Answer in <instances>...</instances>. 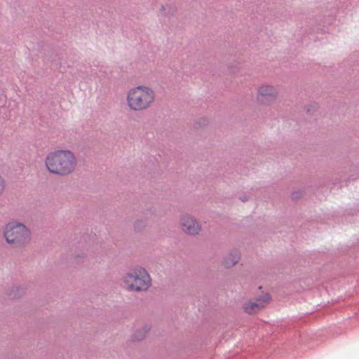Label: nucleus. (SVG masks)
I'll return each instance as SVG.
<instances>
[{
    "label": "nucleus",
    "instance_id": "16",
    "mask_svg": "<svg viewBox=\"0 0 359 359\" xmlns=\"http://www.w3.org/2000/svg\"><path fill=\"white\" fill-rule=\"evenodd\" d=\"M4 189H5V182H4V180L0 176V196L2 195Z\"/></svg>",
    "mask_w": 359,
    "mask_h": 359
},
{
    "label": "nucleus",
    "instance_id": "15",
    "mask_svg": "<svg viewBox=\"0 0 359 359\" xmlns=\"http://www.w3.org/2000/svg\"><path fill=\"white\" fill-rule=\"evenodd\" d=\"M304 193V191L302 190H298V191H293L291 194V198L294 201L298 200L302 197Z\"/></svg>",
    "mask_w": 359,
    "mask_h": 359
},
{
    "label": "nucleus",
    "instance_id": "2",
    "mask_svg": "<svg viewBox=\"0 0 359 359\" xmlns=\"http://www.w3.org/2000/svg\"><path fill=\"white\" fill-rule=\"evenodd\" d=\"M122 280L127 291L145 292L151 285V278L147 271L140 266L126 273Z\"/></svg>",
    "mask_w": 359,
    "mask_h": 359
},
{
    "label": "nucleus",
    "instance_id": "3",
    "mask_svg": "<svg viewBox=\"0 0 359 359\" xmlns=\"http://www.w3.org/2000/svg\"><path fill=\"white\" fill-rule=\"evenodd\" d=\"M155 94L152 89L144 86H138L128 93L127 104L133 111H142L151 106Z\"/></svg>",
    "mask_w": 359,
    "mask_h": 359
},
{
    "label": "nucleus",
    "instance_id": "5",
    "mask_svg": "<svg viewBox=\"0 0 359 359\" xmlns=\"http://www.w3.org/2000/svg\"><path fill=\"white\" fill-rule=\"evenodd\" d=\"M278 90L271 85H262L257 88V100L263 105H271L276 102Z\"/></svg>",
    "mask_w": 359,
    "mask_h": 359
},
{
    "label": "nucleus",
    "instance_id": "10",
    "mask_svg": "<svg viewBox=\"0 0 359 359\" xmlns=\"http://www.w3.org/2000/svg\"><path fill=\"white\" fill-rule=\"evenodd\" d=\"M149 330L150 327L147 325H144L140 329H137L133 335V341H140L143 340Z\"/></svg>",
    "mask_w": 359,
    "mask_h": 359
},
{
    "label": "nucleus",
    "instance_id": "6",
    "mask_svg": "<svg viewBox=\"0 0 359 359\" xmlns=\"http://www.w3.org/2000/svg\"><path fill=\"white\" fill-rule=\"evenodd\" d=\"M180 225L182 231L190 236L198 235L201 231V226L198 221L189 214H184L180 216Z\"/></svg>",
    "mask_w": 359,
    "mask_h": 359
},
{
    "label": "nucleus",
    "instance_id": "9",
    "mask_svg": "<svg viewBox=\"0 0 359 359\" xmlns=\"http://www.w3.org/2000/svg\"><path fill=\"white\" fill-rule=\"evenodd\" d=\"M25 293V287L21 285H13L7 289L6 295L12 299H19Z\"/></svg>",
    "mask_w": 359,
    "mask_h": 359
},
{
    "label": "nucleus",
    "instance_id": "8",
    "mask_svg": "<svg viewBox=\"0 0 359 359\" xmlns=\"http://www.w3.org/2000/svg\"><path fill=\"white\" fill-rule=\"evenodd\" d=\"M240 258V252L237 249H233L223 258L222 264L224 268L230 269L238 262Z\"/></svg>",
    "mask_w": 359,
    "mask_h": 359
},
{
    "label": "nucleus",
    "instance_id": "4",
    "mask_svg": "<svg viewBox=\"0 0 359 359\" xmlns=\"http://www.w3.org/2000/svg\"><path fill=\"white\" fill-rule=\"evenodd\" d=\"M4 235L6 242L14 248H22L31 241L30 230L22 223H8Z\"/></svg>",
    "mask_w": 359,
    "mask_h": 359
},
{
    "label": "nucleus",
    "instance_id": "17",
    "mask_svg": "<svg viewBox=\"0 0 359 359\" xmlns=\"http://www.w3.org/2000/svg\"><path fill=\"white\" fill-rule=\"evenodd\" d=\"M316 106L315 104H311L307 107L306 108V112L309 114L313 113L315 111H316Z\"/></svg>",
    "mask_w": 359,
    "mask_h": 359
},
{
    "label": "nucleus",
    "instance_id": "1",
    "mask_svg": "<svg viewBox=\"0 0 359 359\" xmlns=\"http://www.w3.org/2000/svg\"><path fill=\"white\" fill-rule=\"evenodd\" d=\"M45 163L50 173L67 176L74 171L77 161L71 151L57 150L50 152L46 158Z\"/></svg>",
    "mask_w": 359,
    "mask_h": 359
},
{
    "label": "nucleus",
    "instance_id": "13",
    "mask_svg": "<svg viewBox=\"0 0 359 359\" xmlns=\"http://www.w3.org/2000/svg\"><path fill=\"white\" fill-rule=\"evenodd\" d=\"M87 257V255L85 252L75 253L72 257V263L75 264H81L83 263Z\"/></svg>",
    "mask_w": 359,
    "mask_h": 359
},
{
    "label": "nucleus",
    "instance_id": "12",
    "mask_svg": "<svg viewBox=\"0 0 359 359\" xmlns=\"http://www.w3.org/2000/svg\"><path fill=\"white\" fill-rule=\"evenodd\" d=\"M147 219L145 218L136 219L133 223L134 231L137 233L142 232L147 226Z\"/></svg>",
    "mask_w": 359,
    "mask_h": 359
},
{
    "label": "nucleus",
    "instance_id": "11",
    "mask_svg": "<svg viewBox=\"0 0 359 359\" xmlns=\"http://www.w3.org/2000/svg\"><path fill=\"white\" fill-rule=\"evenodd\" d=\"M160 11L163 15L170 18L175 15L177 12V8L172 4L161 5Z\"/></svg>",
    "mask_w": 359,
    "mask_h": 359
},
{
    "label": "nucleus",
    "instance_id": "7",
    "mask_svg": "<svg viewBox=\"0 0 359 359\" xmlns=\"http://www.w3.org/2000/svg\"><path fill=\"white\" fill-rule=\"evenodd\" d=\"M271 300L269 293H264L256 297L255 299L246 302L243 304L244 311L248 314H255L265 307Z\"/></svg>",
    "mask_w": 359,
    "mask_h": 359
},
{
    "label": "nucleus",
    "instance_id": "14",
    "mask_svg": "<svg viewBox=\"0 0 359 359\" xmlns=\"http://www.w3.org/2000/svg\"><path fill=\"white\" fill-rule=\"evenodd\" d=\"M209 123V121L207 118L203 117L200 119H198L197 121H196L194 127L198 128L200 127H203L205 126H207Z\"/></svg>",
    "mask_w": 359,
    "mask_h": 359
},
{
    "label": "nucleus",
    "instance_id": "18",
    "mask_svg": "<svg viewBox=\"0 0 359 359\" xmlns=\"http://www.w3.org/2000/svg\"><path fill=\"white\" fill-rule=\"evenodd\" d=\"M249 199V198L248 196H243V197H241L240 198V200L242 201V202H246L248 201Z\"/></svg>",
    "mask_w": 359,
    "mask_h": 359
}]
</instances>
